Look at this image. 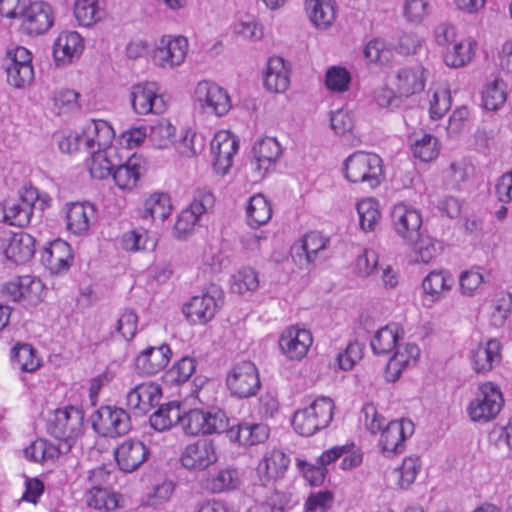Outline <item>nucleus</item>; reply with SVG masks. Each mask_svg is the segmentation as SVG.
I'll return each mask as SVG.
<instances>
[{
    "label": "nucleus",
    "mask_w": 512,
    "mask_h": 512,
    "mask_svg": "<svg viewBox=\"0 0 512 512\" xmlns=\"http://www.w3.org/2000/svg\"><path fill=\"white\" fill-rule=\"evenodd\" d=\"M334 402L326 396H319L307 406L298 409L292 418L294 430L302 436H312L325 429L333 419Z\"/></svg>",
    "instance_id": "f257e3e1"
},
{
    "label": "nucleus",
    "mask_w": 512,
    "mask_h": 512,
    "mask_svg": "<svg viewBox=\"0 0 512 512\" xmlns=\"http://www.w3.org/2000/svg\"><path fill=\"white\" fill-rule=\"evenodd\" d=\"M344 176L351 183H365L376 188L384 178L383 161L375 153L357 151L349 155L343 164Z\"/></svg>",
    "instance_id": "f03ea898"
},
{
    "label": "nucleus",
    "mask_w": 512,
    "mask_h": 512,
    "mask_svg": "<svg viewBox=\"0 0 512 512\" xmlns=\"http://www.w3.org/2000/svg\"><path fill=\"white\" fill-rule=\"evenodd\" d=\"M180 425L186 435H210L226 431L229 419L226 413L219 408H211L206 411L191 409L181 413Z\"/></svg>",
    "instance_id": "7ed1b4c3"
},
{
    "label": "nucleus",
    "mask_w": 512,
    "mask_h": 512,
    "mask_svg": "<svg viewBox=\"0 0 512 512\" xmlns=\"http://www.w3.org/2000/svg\"><path fill=\"white\" fill-rule=\"evenodd\" d=\"M503 404L501 389L492 382H486L478 387L475 397L466 407V413L474 423H488L500 413Z\"/></svg>",
    "instance_id": "20e7f679"
},
{
    "label": "nucleus",
    "mask_w": 512,
    "mask_h": 512,
    "mask_svg": "<svg viewBox=\"0 0 512 512\" xmlns=\"http://www.w3.org/2000/svg\"><path fill=\"white\" fill-rule=\"evenodd\" d=\"M132 110L141 116L163 114L168 104L157 82L146 81L135 84L130 91Z\"/></svg>",
    "instance_id": "39448f33"
},
{
    "label": "nucleus",
    "mask_w": 512,
    "mask_h": 512,
    "mask_svg": "<svg viewBox=\"0 0 512 512\" xmlns=\"http://www.w3.org/2000/svg\"><path fill=\"white\" fill-rule=\"evenodd\" d=\"M214 201L210 190L197 189L192 202L178 214L173 229L174 235L179 239L188 237L194 231L201 216L213 207Z\"/></svg>",
    "instance_id": "423d86ee"
},
{
    "label": "nucleus",
    "mask_w": 512,
    "mask_h": 512,
    "mask_svg": "<svg viewBox=\"0 0 512 512\" xmlns=\"http://www.w3.org/2000/svg\"><path fill=\"white\" fill-rule=\"evenodd\" d=\"M390 221L393 231L406 243L414 244L421 236L422 214L411 204H394L390 211Z\"/></svg>",
    "instance_id": "0eeeda50"
},
{
    "label": "nucleus",
    "mask_w": 512,
    "mask_h": 512,
    "mask_svg": "<svg viewBox=\"0 0 512 512\" xmlns=\"http://www.w3.org/2000/svg\"><path fill=\"white\" fill-rule=\"evenodd\" d=\"M260 385L258 370L249 360L236 362L227 371L226 386L234 397H251L257 393Z\"/></svg>",
    "instance_id": "6e6552de"
},
{
    "label": "nucleus",
    "mask_w": 512,
    "mask_h": 512,
    "mask_svg": "<svg viewBox=\"0 0 512 512\" xmlns=\"http://www.w3.org/2000/svg\"><path fill=\"white\" fill-rule=\"evenodd\" d=\"M84 411L81 407L67 405L54 410L49 419L50 433L60 440L71 441L83 433Z\"/></svg>",
    "instance_id": "1a4fd4ad"
},
{
    "label": "nucleus",
    "mask_w": 512,
    "mask_h": 512,
    "mask_svg": "<svg viewBox=\"0 0 512 512\" xmlns=\"http://www.w3.org/2000/svg\"><path fill=\"white\" fill-rule=\"evenodd\" d=\"M223 305L222 290L212 285L201 295L193 296L183 307V313L193 324L211 321Z\"/></svg>",
    "instance_id": "9d476101"
},
{
    "label": "nucleus",
    "mask_w": 512,
    "mask_h": 512,
    "mask_svg": "<svg viewBox=\"0 0 512 512\" xmlns=\"http://www.w3.org/2000/svg\"><path fill=\"white\" fill-rule=\"evenodd\" d=\"M188 50L189 42L186 37L163 35L152 51V59L160 68L175 69L184 63Z\"/></svg>",
    "instance_id": "9b49d317"
},
{
    "label": "nucleus",
    "mask_w": 512,
    "mask_h": 512,
    "mask_svg": "<svg viewBox=\"0 0 512 512\" xmlns=\"http://www.w3.org/2000/svg\"><path fill=\"white\" fill-rule=\"evenodd\" d=\"M7 299L23 305H37L44 298V284L33 275L15 276L1 290Z\"/></svg>",
    "instance_id": "f8f14e48"
},
{
    "label": "nucleus",
    "mask_w": 512,
    "mask_h": 512,
    "mask_svg": "<svg viewBox=\"0 0 512 512\" xmlns=\"http://www.w3.org/2000/svg\"><path fill=\"white\" fill-rule=\"evenodd\" d=\"M194 101L208 114L221 117L226 115L232 107L228 92L215 82L200 81L194 90Z\"/></svg>",
    "instance_id": "ddd939ff"
},
{
    "label": "nucleus",
    "mask_w": 512,
    "mask_h": 512,
    "mask_svg": "<svg viewBox=\"0 0 512 512\" xmlns=\"http://www.w3.org/2000/svg\"><path fill=\"white\" fill-rule=\"evenodd\" d=\"M219 450L212 439L201 438L185 446L180 462L191 472H202L217 463Z\"/></svg>",
    "instance_id": "4468645a"
},
{
    "label": "nucleus",
    "mask_w": 512,
    "mask_h": 512,
    "mask_svg": "<svg viewBox=\"0 0 512 512\" xmlns=\"http://www.w3.org/2000/svg\"><path fill=\"white\" fill-rule=\"evenodd\" d=\"M239 146L238 137L228 130H220L214 134L210 141V155L216 174L221 176L228 174Z\"/></svg>",
    "instance_id": "2eb2a0df"
},
{
    "label": "nucleus",
    "mask_w": 512,
    "mask_h": 512,
    "mask_svg": "<svg viewBox=\"0 0 512 512\" xmlns=\"http://www.w3.org/2000/svg\"><path fill=\"white\" fill-rule=\"evenodd\" d=\"M34 252V238L31 235L0 229V258L23 264L33 257Z\"/></svg>",
    "instance_id": "dca6fc26"
},
{
    "label": "nucleus",
    "mask_w": 512,
    "mask_h": 512,
    "mask_svg": "<svg viewBox=\"0 0 512 512\" xmlns=\"http://www.w3.org/2000/svg\"><path fill=\"white\" fill-rule=\"evenodd\" d=\"M414 433V423L401 418L389 421L378 433V448L386 456L400 454L405 449V442Z\"/></svg>",
    "instance_id": "f3484780"
},
{
    "label": "nucleus",
    "mask_w": 512,
    "mask_h": 512,
    "mask_svg": "<svg viewBox=\"0 0 512 512\" xmlns=\"http://www.w3.org/2000/svg\"><path fill=\"white\" fill-rule=\"evenodd\" d=\"M146 171L147 161L141 154L133 153L125 160L118 155L112 179L120 190L130 192L138 187Z\"/></svg>",
    "instance_id": "a211bd4d"
},
{
    "label": "nucleus",
    "mask_w": 512,
    "mask_h": 512,
    "mask_svg": "<svg viewBox=\"0 0 512 512\" xmlns=\"http://www.w3.org/2000/svg\"><path fill=\"white\" fill-rule=\"evenodd\" d=\"M36 194L32 190H21L18 199H5L0 203V222L11 226L25 227L32 217V201Z\"/></svg>",
    "instance_id": "6ab92c4d"
},
{
    "label": "nucleus",
    "mask_w": 512,
    "mask_h": 512,
    "mask_svg": "<svg viewBox=\"0 0 512 512\" xmlns=\"http://www.w3.org/2000/svg\"><path fill=\"white\" fill-rule=\"evenodd\" d=\"M93 421L94 428L107 437H119L128 433L131 429L129 414L116 406H102L96 412Z\"/></svg>",
    "instance_id": "aec40b11"
},
{
    "label": "nucleus",
    "mask_w": 512,
    "mask_h": 512,
    "mask_svg": "<svg viewBox=\"0 0 512 512\" xmlns=\"http://www.w3.org/2000/svg\"><path fill=\"white\" fill-rule=\"evenodd\" d=\"M84 150H106L116 148L112 146L116 139L115 130L110 122L104 119H90L80 128Z\"/></svg>",
    "instance_id": "412c9836"
},
{
    "label": "nucleus",
    "mask_w": 512,
    "mask_h": 512,
    "mask_svg": "<svg viewBox=\"0 0 512 512\" xmlns=\"http://www.w3.org/2000/svg\"><path fill=\"white\" fill-rule=\"evenodd\" d=\"M313 343L310 330L293 325L286 328L279 337V348L289 360L300 361L308 353Z\"/></svg>",
    "instance_id": "4be33fe9"
},
{
    "label": "nucleus",
    "mask_w": 512,
    "mask_h": 512,
    "mask_svg": "<svg viewBox=\"0 0 512 512\" xmlns=\"http://www.w3.org/2000/svg\"><path fill=\"white\" fill-rule=\"evenodd\" d=\"M253 160L251 165L257 178H263L274 170L282 154V147L274 137H263L257 140L252 149Z\"/></svg>",
    "instance_id": "5701e85b"
},
{
    "label": "nucleus",
    "mask_w": 512,
    "mask_h": 512,
    "mask_svg": "<svg viewBox=\"0 0 512 512\" xmlns=\"http://www.w3.org/2000/svg\"><path fill=\"white\" fill-rule=\"evenodd\" d=\"M19 16L22 18L21 28L28 35L44 34L54 23L52 7L46 2L25 6Z\"/></svg>",
    "instance_id": "b1692460"
},
{
    "label": "nucleus",
    "mask_w": 512,
    "mask_h": 512,
    "mask_svg": "<svg viewBox=\"0 0 512 512\" xmlns=\"http://www.w3.org/2000/svg\"><path fill=\"white\" fill-rule=\"evenodd\" d=\"M162 396L161 387L155 382H143L131 388L126 394V405L138 415L148 413Z\"/></svg>",
    "instance_id": "393cba45"
},
{
    "label": "nucleus",
    "mask_w": 512,
    "mask_h": 512,
    "mask_svg": "<svg viewBox=\"0 0 512 512\" xmlns=\"http://www.w3.org/2000/svg\"><path fill=\"white\" fill-rule=\"evenodd\" d=\"M149 454L148 447L136 439H126L114 450L119 469L127 473L137 470L148 459Z\"/></svg>",
    "instance_id": "a878e982"
},
{
    "label": "nucleus",
    "mask_w": 512,
    "mask_h": 512,
    "mask_svg": "<svg viewBox=\"0 0 512 512\" xmlns=\"http://www.w3.org/2000/svg\"><path fill=\"white\" fill-rule=\"evenodd\" d=\"M12 368L20 373V380L26 386H34L30 378L42 366L39 352L30 344H17L11 352Z\"/></svg>",
    "instance_id": "bb28decb"
},
{
    "label": "nucleus",
    "mask_w": 512,
    "mask_h": 512,
    "mask_svg": "<svg viewBox=\"0 0 512 512\" xmlns=\"http://www.w3.org/2000/svg\"><path fill=\"white\" fill-rule=\"evenodd\" d=\"M84 50V39L76 31L61 32L54 42L53 56L57 66L78 60Z\"/></svg>",
    "instance_id": "cd10ccee"
},
{
    "label": "nucleus",
    "mask_w": 512,
    "mask_h": 512,
    "mask_svg": "<svg viewBox=\"0 0 512 512\" xmlns=\"http://www.w3.org/2000/svg\"><path fill=\"white\" fill-rule=\"evenodd\" d=\"M329 244V239L321 233L312 231L305 234L291 248L294 261L300 266H306L314 262L319 253L324 251Z\"/></svg>",
    "instance_id": "c85d7f7f"
},
{
    "label": "nucleus",
    "mask_w": 512,
    "mask_h": 512,
    "mask_svg": "<svg viewBox=\"0 0 512 512\" xmlns=\"http://www.w3.org/2000/svg\"><path fill=\"white\" fill-rule=\"evenodd\" d=\"M172 357L169 345L150 346L140 352L135 359V367L142 375H155L167 367Z\"/></svg>",
    "instance_id": "c756f323"
},
{
    "label": "nucleus",
    "mask_w": 512,
    "mask_h": 512,
    "mask_svg": "<svg viewBox=\"0 0 512 512\" xmlns=\"http://www.w3.org/2000/svg\"><path fill=\"white\" fill-rule=\"evenodd\" d=\"M455 279L450 271L445 269L429 272L421 283L424 301L435 304L441 301L453 288Z\"/></svg>",
    "instance_id": "7c9ffc66"
},
{
    "label": "nucleus",
    "mask_w": 512,
    "mask_h": 512,
    "mask_svg": "<svg viewBox=\"0 0 512 512\" xmlns=\"http://www.w3.org/2000/svg\"><path fill=\"white\" fill-rule=\"evenodd\" d=\"M419 357L420 349L416 344L399 342L386 365V379L395 382L405 369L416 365Z\"/></svg>",
    "instance_id": "2f4dec72"
},
{
    "label": "nucleus",
    "mask_w": 512,
    "mask_h": 512,
    "mask_svg": "<svg viewBox=\"0 0 512 512\" xmlns=\"http://www.w3.org/2000/svg\"><path fill=\"white\" fill-rule=\"evenodd\" d=\"M426 69L422 65L400 68L395 76V89L401 97H411L421 93L426 85Z\"/></svg>",
    "instance_id": "473e14b6"
},
{
    "label": "nucleus",
    "mask_w": 512,
    "mask_h": 512,
    "mask_svg": "<svg viewBox=\"0 0 512 512\" xmlns=\"http://www.w3.org/2000/svg\"><path fill=\"white\" fill-rule=\"evenodd\" d=\"M73 259L70 245L61 239L52 241L41 253L43 265L53 274L67 271Z\"/></svg>",
    "instance_id": "72a5a7b5"
},
{
    "label": "nucleus",
    "mask_w": 512,
    "mask_h": 512,
    "mask_svg": "<svg viewBox=\"0 0 512 512\" xmlns=\"http://www.w3.org/2000/svg\"><path fill=\"white\" fill-rule=\"evenodd\" d=\"M478 43L472 36L458 38L451 46L445 48L443 61L450 68L465 67L476 56Z\"/></svg>",
    "instance_id": "f704fd0d"
},
{
    "label": "nucleus",
    "mask_w": 512,
    "mask_h": 512,
    "mask_svg": "<svg viewBox=\"0 0 512 512\" xmlns=\"http://www.w3.org/2000/svg\"><path fill=\"white\" fill-rule=\"evenodd\" d=\"M290 463L289 457L280 449L267 450L257 466V474L263 484L283 477Z\"/></svg>",
    "instance_id": "c9c22d12"
},
{
    "label": "nucleus",
    "mask_w": 512,
    "mask_h": 512,
    "mask_svg": "<svg viewBox=\"0 0 512 512\" xmlns=\"http://www.w3.org/2000/svg\"><path fill=\"white\" fill-rule=\"evenodd\" d=\"M225 432L230 441L243 446H253L265 442L270 429L264 423L243 422L236 426H228Z\"/></svg>",
    "instance_id": "e433bc0d"
},
{
    "label": "nucleus",
    "mask_w": 512,
    "mask_h": 512,
    "mask_svg": "<svg viewBox=\"0 0 512 512\" xmlns=\"http://www.w3.org/2000/svg\"><path fill=\"white\" fill-rule=\"evenodd\" d=\"M173 209L171 197L166 192L155 191L143 198L139 208V216L151 222H163Z\"/></svg>",
    "instance_id": "4c0bfd02"
},
{
    "label": "nucleus",
    "mask_w": 512,
    "mask_h": 512,
    "mask_svg": "<svg viewBox=\"0 0 512 512\" xmlns=\"http://www.w3.org/2000/svg\"><path fill=\"white\" fill-rule=\"evenodd\" d=\"M94 216L95 208L88 202H74L66 205V227L74 235L82 236L87 234L90 229L91 219Z\"/></svg>",
    "instance_id": "58836bf2"
},
{
    "label": "nucleus",
    "mask_w": 512,
    "mask_h": 512,
    "mask_svg": "<svg viewBox=\"0 0 512 512\" xmlns=\"http://www.w3.org/2000/svg\"><path fill=\"white\" fill-rule=\"evenodd\" d=\"M264 87L271 92L282 93L290 84V69L283 58L270 57L263 73Z\"/></svg>",
    "instance_id": "ea45409f"
},
{
    "label": "nucleus",
    "mask_w": 512,
    "mask_h": 512,
    "mask_svg": "<svg viewBox=\"0 0 512 512\" xmlns=\"http://www.w3.org/2000/svg\"><path fill=\"white\" fill-rule=\"evenodd\" d=\"M472 368L477 373H486L501 361V345L496 339H491L471 352Z\"/></svg>",
    "instance_id": "a19ab883"
},
{
    "label": "nucleus",
    "mask_w": 512,
    "mask_h": 512,
    "mask_svg": "<svg viewBox=\"0 0 512 512\" xmlns=\"http://www.w3.org/2000/svg\"><path fill=\"white\" fill-rule=\"evenodd\" d=\"M117 148L95 150L86 160V166L92 178L103 180L112 177L118 159Z\"/></svg>",
    "instance_id": "79ce46f5"
},
{
    "label": "nucleus",
    "mask_w": 512,
    "mask_h": 512,
    "mask_svg": "<svg viewBox=\"0 0 512 512\" xmlns=\"http://www.w3.org/2000/svg\"><path fill=\"white\" fill-rule=\"evenodd\" d=\"M304 7L309 20L318 29L329 28L336 19L334 0H305Z\"/></svg>",
    "instance_id": "37998d69"
},
{
    "label": "nucleus",
    "mask_w": 512,
    "mask_h": 512,
    "mask_svg": "<svg viewBox=\"0 0 512 512\" xmlns=\"http://www.w3.org/2000/svg\"><path fill=\"white\" fill-rule=\"evenodd\" d=\"M404 336L403 328L390 323L378 329L371 338L370 345L374 354L388 355L395 350Z\"/></svg>",
    "instance_id": "c03bdc74"
},
{
    "label": "nucleus",
    "mask_w": 512,
    "mask_h": 512,
    "mask_svg": "<svg viewBox=\"0 0 512 512\" xmlns=\"http://www.w3.org/2000/svg\"><path fill=\"white\" fill-rule=\"evenodd\" d=\"M86 501L89 507L99 512H114L122 508L124 504L122 495L97 486L89 488Z\"/></svg>",
    "instance_id": "a18cd8bd"
},
{
    "label": "nucleus",
    "mask_w": 512,
    "mask_h": 512,
    "mask_svg": "<svg viewBox=\"0 0 512 512\" xmlns=\"http://www.w3.org/2000/svg\"><path fill=\"white\" fill-rule=\"evenodd\" d=\"M410 149L415 158L423 162L436 159L440 152L438 139L428 133L413 134L409 138Z\"/></svg>",
    "instance_id": "49530a36"
},
{
    "label": "nucleus",
    "mask_w": 512,
    "mask_h": 512,
    "mask_svg": "<svg viewBox=\"0 0 512 512\" xmlns=\"http://www.w3.org/2000/svg\"><path fill=\"white\" fill-rule=\"evenodd\" d=\"M359 227L364 232H372L381 220V210L378 200L373 197H365L356 203Z\"/></svg>",
    "instance_id": "de8ad7c7"
},
{
    "label": "nucleus",
    "mask_w": 512,
    "mask_h": 512,
    "mask_svg": "<svg viewBox=\"0 0 512 512\" xmlns=\"http://www.w3.org/2000/svg\"><path fill=\"white\" fill-rule=\"evenodd\" d=\"M73 14L82 27H91L105 17L99 0H75Z\"/></svg>",
    "instance_id": "09e8293b"
},
{
    "label": "nucleus",
    "mask_w": 512,
    "mask_h": 512,
    "mask_svg": "<svg viewBox=\"0 0 512 512\" xmlns=\"http://www.w3.org/2000/svg\"><path fill=\"white\" fill-rule=\"evenodd\" d=\"M246 217L248 225L253 228L267 224L272 217V207L268 199L262 194L250 197Z\"/></svg>",
    "instance_id": "8fccbe9b"
},
{
    "label": "nucleus",
    "mask_w": 512,
    "mask_h": 512,
    "mask_svg": "<svg viewBox=\"0 0 512 512\" xmlns=\"http://www.w3.org/2000/svg\"><path fill=\"white\" fill-rule=\"evenodd\" d=\"M181 420V406L178 402L172 401L161 405L149 419L150 426L158 431L169 430L173 425Z\"/></svg>",
    "instance_id": "3c124183"
},
{
    "label": "nucleus",
    "mask_w": 512,
    "mask_h": 512,
    "mask_svg": "<svg viewBox=\"0 0 512 512\" xmlns=\"http://www.w3.org/2000/svg\"><path fill=\"white\" fill-rule=\"evenodd\" d=\"M422 468L418 456L411 455L403 459L400 466L393 470L395 484L400 489H408L416 480Z\"/></svg>",
    "instance_id": "603ef678"
},
{
    "label": "nucleus",
    "mask_w": 512,
    "mask_h": 512,
    "mask_svg": "<svg viewBox=\"0 0 512 512\" xmlns=\"http://www.w3.org/2000/svg\"><path fill=\"white\" fill-rule=\"evenodd\" d=\"M507 99L506 84L502 79L488 82L482 91V106L489 111H497Z\"/></svg>",
    "instance_id": "864d4df0"
},
{
    "label": "nucleus",
    "mask_w": 512,
    "mask_h": 512,
    "mask_svg": "<svg viewBox=\"0 0 512 512\" xmlns=\"http://www.w3.org/2000/svg\"><path fill=\"white\" fill-rule=\"evenodd\" d=\"M175 127L166 119H161L150 126L147 136L151 144L156 148H166L173 143Z\"/></svg>",
    "instance_id": "5fc2aeb1"
},
{
    "label": "nucleus",
    "mask_w": 512,
    "mask_h": 512,
    "mask_svg": "<svg viewBox=\"0 0 512 512\" xmlns=\"http://www.w3.org/2000/svg\"><path fill=\"white\" fill-rule=\"evenodd\" d=\"M196 369V360L192 357L184 356L166 372V381L170 384L179 385L190 379Z\"/></svg>",
    "instance_id": "6e6d98bb"
},
{
    "label": "nucleus",
    "mask_w": 512,
    "mask_h": 512,
    "mask_svg": "<svg viewBox=\"0 0 512 512\" xmlns=\"http://www.w3.org/2000/svg\"><path fill=\"white\" fill-rule=\"evenodd\" d=\"M359 422L371 435H377L389 421L373 403L367 402L361 408Z\"/></svg>",
    "instance_id": "4d7b16f0"
},
{
    "label": "nucleus",
    "mask_w": 512,
    "mask_h": 512,
    "mask_svg": "<svg viewBox=\"0 0 512 512\" xmlns=\"http://www.w3.org/2000/svg\"><path fill=\"white\" fill-rule=\"evenodd\" d=\"M239 483L238 472L235 469H221L207 480V488L214 493L232 490Z\"/></svg>",
    "instance_id": "13d9d810"
},
{
    "label": "nucleus",
    "mask_w": 512,
    "mask_h": 512,
    "mask_svg": "<svg viewBox=\"0 0 512 512\" xmlns=\"http://www.w3.org/2000/svg\"><path fill=\"white\" fill-rule=\"evenodd\" d=\"M23 453L27 460L40 463L53 459L57 456L58 451L56 447L47 440L37 439L26 447Z\"/></svg>",
    "instance_id": "bf43d9fd"
},
{
    "label": "nucleus",
    "mask_w": 512,
    "mask_h": 512,
    "mask_svg": "<svg viewBox=\"0 0 512 512\" xmlns=\"http://www.w3.org/2000/svg\"><path fill=\"white\" fill-rule=\"evenodd\" d=\"M354 114L348 109H338L330 116V127L341 137L354 136Z\"/></svg>",
    "instance_id": "052dcab7"
},
{
    "label": "nucleus",
    "mask_w": 512,
    "mask_h": 512,
    "mask_svg": "<svg viewBox=\"0 0 512 512\" xmlns=\"http://www.w3.org/2000/svg\"><path fill=\"white\" fill-rule=\"evenodd\" d=\"M351 74L341 66H331L325 74V85L332 92L342 93L349 89Z\"/></svg>",
    "instance_id": "680f3d73"
},
{
    "label": "nucleus",
    "mask_w": 512,
    "mask_h": 512,
    "mask_svg": "<svg viewBox=\"0 0 512 512\" xmlns=\"http://www.w3.org/2000/svg\"><path fill=\"white\" fill-rule=\"evenodd\" d=\"M121 246L126 251L137 252L154 247V242L149 239L147 230L140 228L127 231L122 235Z\"/></svg>",
    "instance_id": "e2e57ef3"
},
{
    "label": "nucleus",
    "mask_w": 512,
    "mask_h": 512,
    "mask_svg": "<svg viewBox=\"0 0 512 512\" xmlns=\"http://www.w3.org/2000/svg\"><path fill=\"white\" fill-rule=\"evenodd\" d=\"M451 96L446 87H439L434 90L429 100V116L431 120L441 119L450 109Z\"/></svg>",
    "instance_id": "0e129e2a"
},
{
    "label": "nucleus",
    "mask_w": 512,
    "mask_h": 512,
    "mask_svg": "<svg viewBox=\"0 0 512 512\" xmlns=\"http://www.w3.org/2000/svg\"><path fill=\"white\" fill-rule=\"evenodd\" d=\"M392 50L386 45L381 38L370 40L364 48V56L369 62L378 63L380 65L388 64L392 58Z\"/></svg>",
    "instance_id": "69168bd1"
},
{
    "label": "nucleus",
    "mask_w": 512,
    "mask_h": 512,
    "mask_svg": "<svg viewBox=\"0 0 512 512\" xmlns=\"http://www.w3.org/2000/svg\"><path fill=\"white\" fill-rule=\"evenodd\" d=\"M205 146V139L191 128H185L181 132L179 145L180 153L185 157H194L199 154Z\"/></svg>",
    "instance_id": "338daca9"
},
{
    "label": "nucleus",
    "mask_w": 512,
    "mask_h": 512,
    "mask_svg": "<svg viewBox=\"0 0 512 512\" xmlns=\"http://www.w3.org/2000/svg\"><path fill=\"white\" fill-rule=\"evenodd\" d=\"M258 286V275L252 268H242L232 276L231 289L239 294L254 291Z\"/></svg>",
    "instance_id": "774afa93"
}]
</instances>
